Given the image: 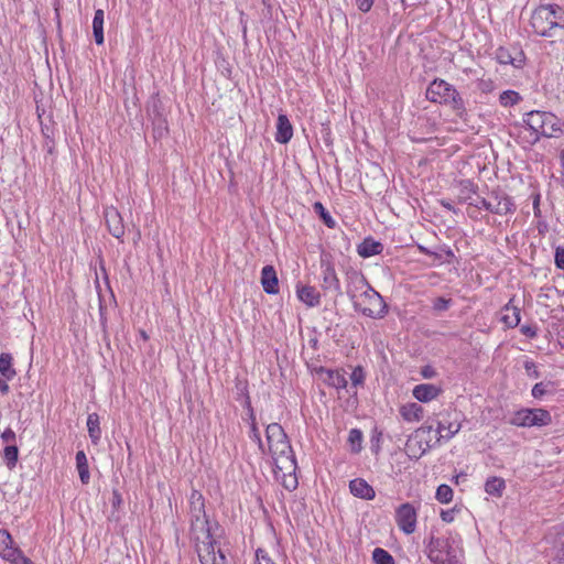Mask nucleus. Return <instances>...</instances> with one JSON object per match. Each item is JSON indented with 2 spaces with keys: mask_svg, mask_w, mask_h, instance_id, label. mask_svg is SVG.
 <instances>
[{
  "mask_svg": "<svg viewBox=\"0 0 564 564\" xmlns=\"http://www.w3.org/2000/svg\"><path fill=\"white\" fill-rule=\"evenodd\" d=\"M459 200L464 203H469L473 198V195L477 194L478 185L475 184L470 180H462L459 181Z\"/></svg>",
  "mask_w": 564,
  "mask_h": 564,
  "instance_id": "obj_28",
  "label": "nucleus"
},
{
  "mask_svg": "<svg viewBox=\"0 0 564 564\" xmlns=\"http://www.w3.org/2000/svg\"><path fill=\"white\" fill-rule=\"evenodd\" d=\"M513 300L511 299L503 307H502V316L500 321L508 327L514 328L520 323V314L521 311L519 307L512 304Z\"/></svg>",
  "mask_w": 564,
  "mask_h": 564,
  "instance_id": "obj_22",
  "label": "nucleus"
},
{
  "mask_svg": "<svg viewBox=\"0 0 564 564\" xmlns=\"http://www.w3.org/2000/svg\"><path fill=\"white\" fill-rule=\"evenodd\" d=\"M441 204L443 207L447 208L448 210L455 212V209L451 203L442 200Z\"/></svg>",
  "mask_w": 564,
  "mask_h": 564,
  "instance_id": "obj_58",
  "label": "nucleus"
},
{
  "mask_svg": "<svg viewBox=\"0 0 564 564\" xmlns=\"http://www.w3.org/2000/svg\"><path fill=\"white\" fill-rule=\"evenodd\" d=\"M530 25L536 35L561 39L564 36V10L557 4L540 6L533 11Z\"/></svg>",
  "mask_w": 564,
  "mask_h": 564,
  "instance_id": "obj_3",
  "label": "nucleus"
},
{
  "mask_svg": "<svg viewBox=\"0 0 564 564\" xmlns=\"http://www.w3.org/2000/svg\"><path fill=\"white\" fill-rule=\"evenodd\" d=\"M356 4L360 11L368 12L373 4V0H356Z\"/></svg>",
  "mask_w": 564,
  "mask_h": 564,
  "instance_id": "obj_52",
  "label": "nucleus"
},
{
  "mask_svg": "<svg viewBox=\"0 0 564 564\" xmlns=\"http://www.w3.org/2000/svg\"><path fill=\"white\" fill-rule=\"evenodd\" d=\"M489 200L487 210L499 216L513 214L517 209L513 198L499 188L489 193Z\"/></svg>",
  "mask_w": 564,
  "mask_h": 564,
  "instance_id": "obj_10",
  "label": "nucleus"
},
{
  "mask_svg": "<svg viewBox=\"0 0 564 564\" xmlns=\"http://www.w3.org/2000/svg\"><path fill=\"white\" fill-rule=\"evenodd\" d=\"M122 505V497L118 490L112 491L111 506L115 510H119Z\"/></svg>",
  "mask_w": 564,
  "mask_h": 564,
  "instance_id": "obj_50",
  "label": "nucleus"
},
{
  "mask_svg": "<svg viewBox=\"0 0 564 564\" xmlns=\"http://www.w3.org/2000/svg\"><path fill=\"white\" fill-rule=\"evenodd\" d=\"M350 492L360 499L372 500L376 497L375 489L362 478H355L349 481Z\"/></svg>",
  "mask_w": 564,
  "mask_h": 564,
  "instance_id": "obj_16",
  "label": "nucleus"
},
{
  "mask_svg": "<svg viewBox=\"0 0 564 564\" xmlns=\"http://www.w3.org/2000/svg\"><path fill=\"white\" fill-rule=\"evenodd\" d=\"M417 249H419V251H420L421 253H423V254H426V256H433V257H435L436 259H441V257H440L437 253H435V252L431 251L430 249H427V248H426V247H424V246L419 245V246H417Z\"/></svg>",
  "mask_w": 564,
  "mask_h": 564,
  "instance_id": "obj_54",
  "label": "nucleus"
},
{
  "mask_svg": "<svg viewBox=\"0 0 564 564\" xmlns=\"http://www.w3.org/2000/svg\"><path fill=\"white\" fill-rule=\"evenodd\" d=\"M416 510L409 503H402L395 510V522L405 534H412L416 529Z\"/></svg>",
  "mask_w": 564,
  "mask_h": 564,
  "instance_id": "obj_11",
  "label": "nucleus"
},
{
  "mask_svg": "<svg viewBox=\"0 0 564 564\" xmlns=\"http://www.w3.org/2000/svg\"><path fill=\"white\" fill-rule=\"evenodd\" d=\"M457 511L458 509L456 507L448 510H442L441 518L444 522L451 523L454 521Z\"/></svg>",
  "mask_w": 564,
  "mask_h": 564,
  "instance_id": "obj_47",
  "label": "nucleus"
},
{
  "mask_svg": "<svg viewBox=\"0 0 564 564\" xmlns=\"http://www.w3.org/2000/svg\"><path fill=\"white\" fill-rule=\"evenodd\" d=\"M426 98L436 104L445 105L460 118L466 113L465 102L456 88L444 79H434L426 89Z\"/></svg>",
  "mask_w": 564,
  "mask_h": 564,
  "instance_id": "obj_5",
  "label": "nucleus"
},
{
  "mask_svg": "<svg viewBox=\"0 0 564 564\" xmlns=\"http://www.w3.org/2000/svg\"><path fill=\"white\" fill-rule=\"evenodd\" d=\"M451 304H452L451 299H445V297L440 296L433 301V310L436 312H444L449 308Z\"/></svg>",
  "mask_w": 564,
  "mask_h": 564,
  "instance_id": "obj_41",
  "label": "nucleus"
},
{
  "mask_svg": "<svg viewBox=\"0 0 564 564\" xmlns=\"http://www.w3.org/2000/svg\"><path fill=\"white\" fill-rule=\"evenodd\" d=\"M422 375L424 378H432L435 375V370L432 367L426 366L423 368Z\"/></svg>",
  "mask_w": 564,
  "mask_h": 564,
  "instance_id": "obj_56",
  "label": "nucleus"
},
{
  "mask_svg": "<svg viewBox=\"0 0 564 564\" xmlns=\"http://www.w3.org/2000/svg\"><path fill=\"white\" fill-rule=\"evenodd\" d=\"M521 100L519 93L514 90H505L499 96V101L503 107L513 106Z\"/></svg>",
  "mask_w": 564,
  "mask_h": 564,
  "instance_id": "obj_36",
  "label": "nucleus"
},
{
  "mask_svg": "<svg viewBox=\"0 0 564 564\" xmlns=\"http://www.w3.org/2000/svg\"><path fill=\"white\" fill-rule=\"evenodd\" d=\"M496 57L500 64H505V65L510 64V65H513L514 67H521L524 63V54L521 51L518 52L517 56L513 57L510 54L509 50L499 47L497 50Z\"/></svg>",
  "mask_w": 564,
  "mask_h": 564,
  "instance_id": "obj_25",
  "label": "nucleus"
},
{
  "mask_svg": "<svg viewBox=\"0 0 564 564\" xmlns=\"http://www.w3.org/2000/svg\"><path fill=\"white\" fill-rule=\"evenodd\" d=\"M1 438L3 442L8 443L9 445L11 444H15V433L12 429L10 427H7L2 434H1Z\"/></svg>",
  "mask_w": 564,
  "mask_h": 564,
  "instance_id": "obj_48",
  "label": "nucleus"
},
{
  "mask_svg": "<svg viewBox=\"0 0 564 564\" xmlns=\"http://www.w3.org/2000/svg\"><path fill=\"white\" fill-rule=\"evenodd\" d=\"M139 237H140V232L137 234V237H134V240H138Z\"/></svg>",
  "mask_w": 564,
  "mask_h": 564,
  "instance_id": "obj_62",
  "label": "nucleus"
},
{
  "mask_svg": "<svg viewBox=\"0 0 564 564\" xmlns=\"http://www.w3.org/2000/svg\"><path fill=\"white\" fill-rule=\"evenodd\" d=\"M0 373L7 380H12L17 375L12 367V356L9 352L0 354Z\"/></svg>",
  "mask_w": 564,
  "mask_h": 564,
  "instance_id": "obj_30",
  "label": "nucleus"
},
{
  "mask_svg": "<svg viewBox=\"0 0 564 564\" xmlns=\"http://www.w3.org/2000/svg\"><path fill=\"white\" fill-rule=\"evenodd\" d=\"M383 251V245L371 237L365 238L358 246L357 252L361 258H370L380 254Z\"/></svg>",
  "mask_w": 564,
  "mask_h": 564,
  "instance_id": "obj_21",
  "label": "nucleus"
},
{
  "mask_svg": "<svg viewBox=\"0 0 564 564\" xmlns=\"http://www.w3.org/2000/svg\"><path fill=\"white\" fill-rule=\"evenodd\" d=\"M296 294L301 302L308 307L318 306L321 303V293L311 285H296Z\"/></svg>",
  "mask_w": 564,
  "mask_h": 564,
  "instance_id": "obj_20",
  "label": "nucleus"
},
{
  "mask_svg": "<svg viewBox=\"0 0 564 564\" xmlns=\"http://www.w3.org/2000/svg\"><path fill=\"white\" fill-rule=\"evenodd\" d=\"M372 560L376 564H394L393 556L381 547H376L373 550Z\"/></svg>",
  "mask_w": 564,
  "mask_h": 564,
  "instance_id": "obj_35",
  "label": "nucleus"
},
{
  "mask_svg": "<svg viewBox=\"0 0 564 564\" xmlns=\"http://www.w3.org/2000/svg\"><path fill=\"white\" fill-rule=\"evenodd\" d=\"M139 237H140V232L137 234V237H134V240H138Z\"/></svg>",
  "mask_w": 564,
  "mask_h": 564,
  "instance_id": "obj_63",
  "label": "nucleus"
},
{
  "mask_svg": "<svg viewBox=\"0 0 564 564\" xmlns=\"http://www.w3.org/2000/svg\"><path fill=\"white\" fill-rule=\"evenodd\" d=\"M314 212L323 219L324 224L328 228H335L336 221L333 219L328 210L324 207L321 202H315L313 205Z\"/></svg>",
  "mask_w": 564,
  "mask_h": 564,
  "instance_id": "obj_33",
  "label": "nucleus"
},
{
  "mask_svg": "<svg viewBox=\"0 0 564 564\" xmlns=\"http://www.w3.org/2000/svg\"><path fill=\"white\" fill-rule=\"evenodd\" d=\"M257 564H275L263 549L256 551Z\"/></svg>",
  "mask_w": 564,
  "mask_h": 564,
  "instance_id": "obj_43",
  "label": "nucleus"
},
{
  "mask_svg": "<svg viewBox=\"0 0 564 564\" xmlns=\"http://www.w3.org/2000/svg\"><path fill=\"white\" fill-rule=\"evenodd\" d=\"M505 488V480L500 477H490L485 482V491L491 496L500 497Z\"/></svg>",
  "mask_w": 564,
  "mask_h": 564,
  "instance_id": "obj_31",
  "label": "nucleus"
},
{
  "mask_svg": "<svg viewBox=\"0 0 564 564\" xmlns=\"http://www.w3.org/2000/svg\"><path fill=\"white\" fill-rule=\"evenodd\" d=\"M523 122L535 133L534 141H539L541 137H557L563 127V122L554 113L540 110L527 112Z\"/></svg>",
  "mask_w": 564,
  "mask_h": 564,
  "instance_id": "obj_7",
  "label": "nucleus"
},
{
  "mask_svg": "<svg viewBox=\"0 0 564 564\" xmlns=\"http://www.w3.org/2000/svg\"><path fill=\"white\" fill-rule=\"evenodd\" d=\"M350 380H351V384L352 387H358V386H362L364 382H365V372H364V369L362 367L358 366L356 367L351 375H350Z\"/></svg>",
  "mask_w": 564,
  "mask_h": 564,
  "instance_id": "obj_40",
  "label": "nucleus"
},
{
  "mask_svg": "<svg viewBox=\"0 0 564 564\" xmlns=\"http://www.w3.org/2000/svg\"><path fill=\"white\" fill-rule=\"evenodd\" d=\"M19 550L13 545V539L8 530H0V556L8 561Z\"/></svg>",
  "mask_w": 564,
  "mask_h": 564,
  "instance_id": "obj_23",
  "label": "nucleus"
},
{
  "mask_svg": "<svg viewBox=\"0 0 564 564\" xmlns=\"http://www.w3.org/2000/svg\"><path fill=\"white\" fill-rule=\"evenodd\" d=\"M8 380L6 378H0V392L4 395L9 393V384L7 382Z\"/></svg>",
  "mask_w": 564,
  "mask_h": 564,
  "instance_id": "obj_55",
  "label": "nucleus"
},
{
  "mask_svg": "<svg viewBox=\"0 0 564 564\" xmlns=\"http://www.w3.org/2000/svg\"><path fill=\"white\" fill-rule=\"evenodd\" d=\"M445 254H446L448 258H454V252H453V250H452V249H449V248H447V249L445 250Z\"/></svg>",
  "mask_w": 564,
  "mask_h": 564,
  "instance_id": "obj_59",
  "label": "nucleus"
},
{
  "mask_svg": "<svg viewBox=\"0 0 564 564\" xmlns=\"http://www.w3.org/2000/svg\"><path fill=\"white\" fill-rule=\"evenodd\" d=\"M262 3H263V6H265L267 8H271V7H272V0H262Z\"/></svg>",
  "mask_w": 564,
  "mask_h": 564,
  "instance_id": "obj_60",
  "label": "nucleus"
},
{
  "mask_svg": "<svg viewBox=\"0 0 564 564\" xmlns=\"http://www.w3.org/2000/svg\"><path fill=\"white\" fill-rule=\"evenodd\" d=\"M554 390L552 382H538L532 388V395L535 399H541L545 394L552 393Z\"/></svg>",
  "mask_w": 564,
  "mask_h": 564,
  "instance_id": "obj_37",
  "label": "nucleus"
},
{
  "mask_svg": "<svg viewBox=\"0 0 564 564\" xmlns=\"http://www.w3.org/2000/svg\"><path fill=\"white\" fill-rule=\"evenodd\" d=\"M141 337L147 338V335L144 332H142Z\"/></svg>",
  "mask_w": 564,
  "mask_h": 564,
  "instance_id": "obj_61",
  "label": "nucleus"
},
{
  "mask_svg": "<svg viewBox=\"0 0 564 564\" xmlns=\"http://www.w3.org/2000/svg\"><path fill=\"white\" fill-rule=\"evenodd\" d=\"M432 431L433 425L424 423L409 437L406 446L411 452L417 453V457H421L433 447Z\"/></svg>",
  "mask_w": 564,
  "mask_h": 564,
  "instance_id": "obj_9",
  "label": "nucleus"
},
{
  "mask_svg": "<svg viewBox=\"0 0 564 564\" xmlns=\"http://www.w3.org/2000/svg\"><path fill=\"white\" fill-rule=\"evenodd\" d=\"M452 538L431 535L426 544V555L432 564H465L464 551L454 545Z\"/></svg>",
  "mask_w": 564,
  "mask_h": 564,
  "instance_id": "obj_6",
  "label": "nucleus"
},
{
  "mask_svg": "<svg viewBox=\"0 0 564 564\" xmlns=\"http://www.w3.org/2000/svg\"><path fill=\"white\" fill-rule=\"evenodd\" d=\"M552 416L547 410L521 409L517 411L510 419L509 423L519 427L546 426L551 424Z\"/></svg>",
  "mask_w": 564,
  "mask_h": 564,
  "instance_id": "obj_8",
  "label": "nucleus"
},
{
  "mask_svg": "<svg viewBox=\"0 0 564 564\" xmlns=\"http://www.w3.org/2000/svg\"><path fill=\"white\" fill-rule=\"evenodd\" d=\"M99 416L97 413H90L87 417V429L89 437L91 438L93 443H97L100 440L101 431L99 426Z\"/></svg>",
  "mask_w": 564,
  "mask_h": 564,
  "instance_id": "obj_32",
  "label": "nucleus"
},
{
  "mask_svg": "<svg viewBox=\"0 0 564 564\" xmlns=\"http://www.w3.org/2000/svg\"><path fill=\"white\" fill-rule=\"evenodd\" d=\"M104 21L105 13L104 10L98 9L95 11L94 20H93V33L95 37V42L98 45L104 44Z\"/></svg>",
  "mask_w": 564,
  "mask_h": 564,
  "instance_id": "obj_27",
  "label": "nucleus"
},
{
  "mask_svg": "<svg viewBox=\"0 0 564 564\" xmlns=\"http://www.w3.org/2000/svg\"><path fill=\"white\" fill-rule=\"evenodd\" d=\"M423 408L415 402L406 403L400 408V415L406 422H417L423 417Z\"/></svg>",
  "mask_w": 564,
  "mask_h": 564,
  "instance_id": "obj_24",
  "label": "nucleus"
},
{
  "mask_svg": "<svg viewBox=\"0 0 564 564\" xmlns=\"http://www.w3.org/2000/svg\"><path fill=\"white\" fill-rule=\"evenodd\" d=\"M8 562L11 564H34L20 549L8 560Z\"/></svg>",
  "mask_w": 564,
  "mask_h": 564,
  "instance_id": "obj_42",
  "label": "nucleus"
},
{
  "mask_svg": "<svg viewBox=\"0 0 564 564\" xmlns=\"http://www.w3.org/2000/svg\"><path fill=\"white\" fill-rule=\"evenodd\" d=\"M435 498L441 503H448L453 499V489L445 484H442L436 489Z\"/></svg>",
  "mask_w": 564,
  "mask_h": 564,
  "instance_id": "obj_38",
  "label": "nucleus"
},
{
  "mask_svg": "<svg viewBox=\"0 0 564 564\" xmlns=\"http://www.w3.org/2000/svg\"><path fill=\"white\" fill-rule=\"evenodd\" d=\"M251 437L258 442L259 444V447L262 449L263 447V444H262V441H261V437H260V432L257 427V423L253 422L251 423Z\"/></svg>",
  "mask_w": 564,
  "mask_h": 564,
  "instance_id": "obj_53",
  "label": "nucleus"
},
{
  "mask_svg": "<svg viewBox=\"0 0 564 564\" xmlns=\"http://www.w3.org/2000/svg\"><path fill=\"white\" fill-rule=\"evenodd\" d=\"M247 406H248V410H249V419L251 420V423L256 422V415H254V412H253V409L250 404V401L249 399L247 400Z\"/></svg>",
  "mask_w": 564,
  "mask_h": 564,
  "instance_id": "obj_57",
  "label": "nucleus"
},
{
  "mask_svg": "<svg viewBox=\"0 0 564 564\" xmlns=\"http://www.w3.org/2000/svg\"><path fill=\"white\" fill-rule=\"evenodd\" d=\"M293 137V127L286 115L280 113L276 121L275 141L286 144Z\"/></svg>",
  "mask_w": 564,
  "mask_h": 564,
  "instance_id": "obj_19",
  "label": "nucleus"
},
{
  "mask_svg": "<svg viewBox=\"0 0 564 564\" xmlns=\"http://www.w3.org/2000/svg\"><path fill=\"white\" fill-rule=\"evenodd\" d=\"M554 263L557 269L564 270V247H556L554 254Z\"/></svg>",
  "mask_w": 564,
  "mask_h": 564,
  "instance_id": "obj_44",
  "label": "nucleus"
},
{
  "mask_svg": "<svg viewBox=\"0 0 564 564\" xmlns=\"http://www.w3.org/2000/svg\"><path fill=\"white\" fill-rule=\"evenodd\" d=\"M460 429L462 423L457 419L454 421H438L436 427L438 436L436 437L435 444H440L442 441H449Z\"/></svg>",
  "mask_w": 564,
  "mask_h": 564,
  "instance_id": "obj_14",
  "label": "nucleus"
},
{
  "mask_svg": "<svg viewBox=\"0 0 564 564\" xmlns=\"http://www.w3.org/2000/svg\"><path fill=\"white\" fill-rule=\"evenodd\" d=\"M76 467L79 474L80 481L85 485L88 484L90 479V474L87 457L84 451H78L76 453Z\"/></svg>",
  "mask_w": 564,
  "mask_h": 564,
  "instance_id": "obj_29",
  "label": "nucleus"
},
{
  "mask_svg": "<svg viewBox=\"0 0 564 564\" xmlns=\"http://www.w3.org/2000/svg\"><path fill=\"white\" fill-rule=\"evenodd\" d=\"M19 449L15 444H11L4 447L3 457L8 468L12 469L15 467L18 462Z\"/></svg>",
  "mask_w": 564,
  "mask_h": 564,
  "instance_id": "obj_34",
  "label": "nucleus"
},
{
  "mask_svg": "<svg viewBox=\"0 0 564 564\" xmlns=\"http://www.w3.org/2000/svg\"><path fill=\"white\" fill-rule=\"evenodd\" d=\"M346 278V293L356 312L375 319L383 318L388 314V305L383 297L361 272L351 270L347 272Z\"/></svg>",
  "mask_w": 564,
  "mask_h": 564,
  "instance_id": "obj_2",
  "label": "nucleus"
},
{
  "mask_svg": "<svg viewBox=\"0 0 564 564\" xmlns=\"http://www.w3.org/2000/svg\"><path fill=\"white\" fill-rule=\"evenodd\" d=\"M524 369L527 370V373L530 378H534V379H538L540 377V372L539 370L536 369V366L534 364V361L532 360H527L524 362Z\"/></svg>",
  "mask_w": 564,
  "mask_h": 564,
  "instance_id": "obj_45",
  "label": "nucleus"
},
{
  "mask_svg": "<svg viewBox=\"0 0 564 564\" xmlns=\"http://www.w3.org/2000/svg\"><path fill=\"white\" fill-rule=\"evenodd\" d=\"M348 442L350 443L352 451L358 453L361 449L362 432L358 429H351L349 431Z\"/></svg>",
  "mask_w": 564,
  "mask_h": 564,
  "instance_id": "obj_39",
  "label": "nucleus"
},
{
  "mask_svg": "<svg viewBox=\"0 0 564 564\" xmlns=\"http://www.w3.org/2000/svg\"><path fill=\"white\" fill-rule=\"evenodd\" d=\"M265 435L275 467L289 471L295 470L296 459L283 427L278 423H271L267 426Z\"/></svg>",
  "mask_w": 564,
  "mask_h": 564,
  "instance_id": "obj_4",
  "label": "nucleus"
},
{
  "mask_svg": "<svg viewBox=\"0 0 564 564\" xmlns=\"http://www.w3.org/2000/svg\"><path fill=\"white\" fill-rule=\"evenodd\" d=\"M295 471L296 469L292 471H289L286 469H278L276 467L274 469L275 477L278 479H281L282 486L289 491L295 490L299 486Z\"/></svg>",
  "mask_w": 564,
  "mask_h": 564,
  "instance_id": "obj_26",
  "label": "nucleus"
},
{
  "mask_svg": "<svg viewBox=\"0 0 564 564\" xmlns=\"http://www.w3.org/2000/svg\"><path fill=\"white\" fill-rule=\"evenodd\" d=\"M532 198H533V213H534V216L535 217H541V209H540V199H541V195L540 193H535L532 195Z\"/></svg>",
  "mask_w": 564,
  "mask_h": 564,
  "instance_id": "obj_51",
  "label": "nucleus"
},
{
  "mask_svg": "<svg viewBox=\"0 0 564 564\" xmlns=\"http://www.w3.org/2000/svg\"><path fill=\"white\" fill-rule=\"evenodd\" d=\"M322 289L325 293L333 294L336 299L343 295L340 281L332 263L322 265Z\"/></svg>",
  "mask_w": 564,
  "mask_h": 564,
  "instance_id": "obj_12",
  "label": "nucleus"
},
{
  "mask_svg": "<svg viewBox=\"0 0 564 564\" xmlns=\"http://www.w3.org/2000/svg\"><path fill=\"white\" fill-rule=\"evenodd\" d=\"M412 393L417 401L425 403L436 399L442 393V389L432 383H421L414 387Z\"/></svg>",
  "mask_w": 564,
  "mask_h": 564,
  "instance_id": "obj_17",
  "label": "nucleus"
},
{
  "mask_svg": "<svg viewBox=\"0 0 564 564\" xmlns=\"http://www.w3.org/2000/svg\"><path fill=\"white\" fill-rule=\"evenodd\" d=\"M261 284L267 294L279 293V280L273 265H264L261 270Z\"/></svg>",
  "mask_w": 564,
  "mask_h": 564,
  "instance_id": "obj_15",
  "label": "nucleus"
},
{
  "mask_svg": "<svg viewBox=\"0 0 564 564\" xmlns=\"http://www.w3.org/2000/svg\"><path fill=\"white\" fill-rule=\"evenodd\" d=\"M317 372L324 375L323 381L335 389H345L348 384L345 375L340 370H332L321 367Z\"/></svg>",
  "mask_w": 564,
  "mask_h": 564,
  "instance_id": "obj_18",
  "label": "nucleus"
},
{
  "mask_svg": "<svg viewBox=\"0 0 564 564\" xmlns=\"http://www.w3.org/2000/svg\"><path fill=\"white\" fill-rule=\"evenodd\" d=\"M490 203L489 200V197L488 198H484V197H480V196H477L476 198H471V200L468 203L470 206H474L476 208H485L487 210V206H489L488 204Z\"/></svg>",
  "mask_w": 564,
  "mask_h": 564,
  "instance_id": "obj_46",
  "label": "nucleus"
},
{
  "mask_svg": "<svg viewBox=\"0 0 564 564\" xmlns=\"http://www.w3.org/2000/svg\"><path fill=\"white\" fill-rule=\"evenodd\" d=\"M520 332L529 338H535L538 335L536 327L532 325H522Z\"/></svg>",
  "mask_w": 564,
  "mask_h": 564,
  "instance_id": "obj_49",
  "label": "nucleus"
},
{
  "mask_svg": "<svg viewBox=\"0 0 564 564\" xmlns=\"http://www.w3.org/2000/svg\"><path fill=\"white\" fill-rule=\"evenodd\" d=\"M105 223L110 235L122 242V237L124 235V225L122 216L117 208L107 207L105 209Z\"/></svg>",
  "mask_w": 564,
  "mask_h": 564,
  "instance_id": "obj_13",
  "label": "nucleus"
},
{
  "mask_svg": "<svg viewBox=\"0 0 564 564\" xmlns=\"http://www.w3.org/2000/svg\"><path fill=\"white\" fill-rule=\"evenodd\" d=\"M191 539L202 564H225L226 556L217 544L218 523L212 524L206 516L205 499L200 491L193 489L189 496Z\"/></svg>",
  "mask_w": 564,
  "mask_h": 564,
  "instance_id": "obj_1",
  "label": "nucleus"
}]
</instances>
